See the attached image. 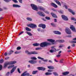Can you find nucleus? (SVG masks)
<instances>
[{"label": "nucleus", "mask_w": 76, "mask_h": 76, "mask_svg": "<svg viewBox=\"0 0 76 76\" xmlns=\"http://www.w3.org/2000/svg\"><path fill=\"white\" fill-rule=\"evenodd\" d=\"M20 49H21V47H18L17 48V50H20Z\"/></svg>", "instance_id": "obj_46"}, {"label": "nucleus", "mask_w": 76, "mask_h": 76, "mask_svg": "<svg viewBox=\"0 0 76 76\" xmlns=\"http://www.w3.org/2000/svg\"><path fill=\"white\" fill-rule=\"evenodd\" d=\"M48 41L49 42H54L55 41L53 39H48Z\"/></svg>", "instance_id": "obj_23"}, {"label": "nucleus", "mask_w": 76, "mask_h": 76, "mask_svg": "<svg viewBox=\"0 0 76 76\" xmlns=\"http://www.w3.org/2000/svg\"><path fill=\"white\" fill-rule=\"evenodd\" d=\"M71 42L72 43V44H75L76 43V41H72Z\"/></svg>", "instance_id": "obj_49"}, {"label": "nucleus", "mask_w": 76, "mask_h": 76, "mask_svg": "<svg viewBox=\"0 0 76 76\" xmlns=\"http://www.w3.org/2000/svg\"><path fill=\"white\" fill-rule=\"evenodd\" d=\"M51 15L53 18H57V15L53 13V12H51Z\"/></svg>", "instance_id": "obj_16"}, {"label": "nucleus", "mask_w": 76, "mask_h": 76, "mask_svg": "<svg viewBox=\"0 0 76 76\" xmlns=\"http://www.w3.org/2000/svg\"><path fill=\"white\" fill-rule=\"evenodd\" d=\"M3 61H4L3 60V59H1V60H0V63H3Z\"/></svg>", "instance_id": "obj_45"}, {"label": "nucleus", "mask_w": 76, "mask_h": 76, "mask_svg": "<svg viewBox=\"0 0 76 76\" xmlns=\"http://www.w3.org/2000/svg\"><path fill=\"white\" fill-rule=\"evenodd\" d=\"M45 69L46 68H44L42 67V71H44L45 70Z\"/></svg>", "instance_id": "obj_43"}, {"label": "nucleus", "mask_w": 76, "mask_h": 76, "mask_svg": "<svg viewBox=\"0 0 76 76\" xmlns=\"http://www.w3.org/2000/svg\"><path fill=\"white\" fill-rule=\"evenodd\" d=\"M39 44L37 43H34L33 44V46H34V47H37V46H39Z\"/></svg>", "instance_id": "obj_25"}, {"label": "nucleus", "mask_w": 76, "mask_h": 76, "mask_svg": "<svg viewBox=\"0 0 76 76\" xmlns=\"http://www.w3.org/2000/svg\"><path fill=\"white\" fill-rule=\"evenodd\" d=\"M23 32H24V31H22L21 32H20L19 34V35H20L21 34H23Z\"/></svg>", "instance_id": "obj_52"}, {"label": "nucleus", "mask_w": 76, "mask_h": 76, "mask_svg": "<svg viewBox=\"0 0 76 76\" xmlns=\"http://www.w3.org/2000/svg\"><path fill=\"white\" fill-rule=\"evenodd\" d=\"M29 63H31V64H35L37 62V61L34 60L29 61Z\"/></svg>", "instance_id": "obj_10"}, {"label": "nucleus", "mask_w": 76, "mask_h": 76, "mask_svg": "<svg viewBox=\"0 0 76 76\" xmlns=\"http://www.w3.org/2000/svg\"><path fill=\"white\" fill-rule=\"evenodd\" d=\"M37 69H38L39 70H42V67H38Z\"/></svg>", "instance_id": "obj_40"}, {"label": "nucleus", "mask_w": 76, "mask_h": 76, "mask_svg": "<svg viewBox=\"0 0 76 76\" xmlns=\"http://www.w3.org/2000/svg\"><path fill=\"white\" fill-rule=\"evenodd\" d=\"M17 70L18 72L19 73H21L20 71V69H19V68H18Z\"/></svg>", "instance_id": "obj_47"}, {"label": "nucleus", "mask_w": 76, "mask_h": 76, "mask_svg": "<svg viewBox=\"0 0 76 76\" xmlns=\"http://www.w3.org/2000/svg\"><path fill=\"white\" fill-rule=\"evenodd\" d=\"M50 5L53 7L55 8H57L58 6L56 5V4H55L54 3H52L50 4Z\"/></svg>", "instance_id": "obj_12"}, {"label": "nucleus", "mask_w": 76, "mask_h": 76, "mask_svg": "<svg viewBox=\"0 0 76 76\" xmlns=\"http://www.w3.org/2000/svg\"><path fill=\"white\" fill-rule=\"evenodd\" d=\"M68 10L70 13H71L72 15H75V13L70 9H68Z\"/></svg>", "instance_id": "obj_19"}, {"label": "nucleus", "mask_w": 76, "mask_h": 76, "mask_svg": "<svg viewBox=\"0 0 76 76\" xmlns=\"http://www.w3.org/2000/svg\"><path fill=\"white\" fill-rule=\"evenodd\" d=\"M51 25L53 27H56V25L54 23H51Z\"/></svg>", "instance_id": "obj_32"}, {"label": "nucleus", "mask_w": 76, "mask_h": 76, "mask_svg": "<svg viewBox=\"0 0 76 76\" xmlns=\"http://www.w3.org/2000/svg\"><path fill=\"white\" fill-rule=\"evenodd\" d=\"M37 30H38V31H39V32L40 31H41V28H38Z\"/></svg>", "instance_id": "obj_62"}, {"label": "nucleus", "mask_w": 76, "mask_h": 76, "mask_svg": "<svg viewBox=\"0 0 76 76\" xmlns=\"http://www.w3.org/2000/svg\"><path fill=\"white\" fill-rule=\"evenodd\" d=\"M48 72H53V70L51 69H49L48 70Z\"/></svg>", "instance_id": "obj_48"}, {"label": "nucleus", "mask_w": 76, "mask_h": 76, "mask_svg": "<svg viewBox=\"0 0 76 76\" xmlns=\"http://www.w3.org/2000/svg\"><path fill=\"white\" fill-rule=\"evenodd\" d=\"M65 32L66 34H72V32H71L70 29L67 28H66L65 29Z\"/></svg>", "instance_id": "obj_6"}, {"label": "nucleus", "mask_w": 76, "mask_h": 76, "mask_svg": "<svg viewBox=\"0 0 76 76\" xmlns=\"http://www.w3.org/2000/svg\"><path fill=\"white\" fill-rule=\"evenodd\" d=\"M61 17L64 20H68V18H67V17L64 15H62Z\"/></svg>", "instance_id": "obj_8"}, {"label": "nucleus", "mask_w": 76, "mask_h": 76, "mask_svg": "<svg viewBox=\"0 0 76 76\" xmlns=\"http://www.w3.org/2000/svg\"><path fill=\"white\" fill-rule=\"evenodd\" d=\"M48 68L49 69H54V67L52 66H48Z\"/></svg>", "instance_id": "obj_22"}, {"label": "nucleus", "mask_w": 76, "mask_h": 76, "mask_svg": "<svg viewBox=\"0 0 76 76\" xmlns=\"http://www.w3.org/2000/svg\"><path fill=\"white\" fill-rule=\"evenodd\" d=\"M13 53V51L12 50H10V54H12Z\"/></svg>", "instance_id": "obj_54"}, {"label": "nucleus", "mask_w": 76, "mask_h": 76, "mask_svg": "<svg viewBox=\"0 0 76 76\" xmlns=\"http://www.w3.org/2000/svg\"><path fill=\"white\" fill-rule=\"evenodd\" d=\"M69 72H66L62 73L63 75L64 76H66V75H68L69 74Z\"/></svg>", "instance_id": "obj_15"}, {"label": "nucleus", "mask_w": 76, "mask_h": 76, "mask_svg": "<svg viewBox=\"0 0 76 76\" xmlns=\"http://www.w3.org/2000/svg\"><path fill=\"white\" fill-rule=\"evenodd\" d=\"M38 9L40 10H41L42 11H45V9L44 8L42 7L39 6L38 7Z\"/></svg>", "instance_id": "obj_14"}, {"label": "nucleus", "mask_w": 76, "mask_h": 76, "mask_svg": "<svg viewBox=\"0 0 76 76\" xmlns=\"http://www.w3.org/2000/svg\"><path fill=\"white\" fill-rule=\"evenodd\" d=\"M9 73H10L9 72H7V73L6 74V76H9Z\"/></svg>", "instance_id": "obj_53"}, {"label": "nucleus", "mask_w": 76, "mask_h": 76, "mask_svg": "<svg viewBox=\"0 0 76 76\" xmlns=\"http://www.w3.org/2000/svg\"><path fill=\"white\" fill-rule=\"evenodd\" d=\"M37 72H38V71H33L32 72V74L33 75H35V74H37Z\"/></svg>", "instance_id": "obj_28"}, {"label": "nucleus", "mask_w": 76, "mask_h": 76, "mask_svg": "<svg viewBox=\"0 0 76 76\" xmlns=\"http://www.w3.org/2000/svg\"><path fill=\"white\" fill-rule=\"evenodd\" d=\"M25 53H27V54H38V52L35 51L29 52L28 50H26Z\"/></svg>", "instance_id": "obj_3"}, {"label": "nucleus", "mask_w": 76, "mask_h": 76, "mask_svg": "<svg viewBox=\"0 0 76 76\" xmlns=\"http://www.w3.org/2000/svg\"><path fill=\"white\" fill-rule=\"evenodd\" d=\"M71 20H75V21H76V19L74 18H71Z\"/></svg>", "instance_id": "obj_42"}, {"label": "nucleus", "mask_w": 76, "mask_h": 76, "mask_svg": "<svg viewBox=\"0 0 76 76\" xmlns=\"http://www.w3.org/2000/svg\"><path fill=\"white\" fill-rule=\"evenodd\" d=\"M31 6L33 10H36V11H38V7L35 4H31Z\"/></svg>", "instance_id": "obj_4"}, {"label": "nucleus", "mask_w": 76, "mask_h": 76, "mask_svg": "<svg viewBox=\"0 0 76 76\" xmlns=\"http://www.w3.org/2000/svg\"><path fill=\"white\" fill-rule=\"evenodd\" d=\"M26 76H29V73H26Z\"/></svg>", "instance_id": "obj_58"}, {"label": "nucleus", "mask_w": 76, "mask_h": 76, "mask_svg": "<svg viewBox=\"0 0 76 76\" xmlns=\"http://www.w3.org/2000/svg\"><path fill=\"white\" fill-rule=\"evenodd\" d=\"M31 59L32 60H36L37 59L35 57H31Z\"/></svg>", "instance_id": "obj_33"}, {"label": "nucleus", "mask_w": 76, "mask_h": 76, "mask_svg": "<svg viewBox=\"0 0 76 76\" xmlns=\"http://www.w3.org/2000/svg\"><path fill=\"white\" fill-rule=\"evenodd\" d=\"M27 34L29 35V36H32V34L29 32L26 31Z\"/></svg>", "instance_id": "obj_29"}, {"label": "nucleus", "mask_w": 76, "mask_h": 76, "mask_svg": "<svg viewBox=\"0 0 76 76\" xmlns=\"http://www.w3.org/2000/svg\"><path fill=\"white\" fill-rule=\"evenodd\" d=\"M45 12L46 13H47V14H49V12H48V11H46Z\"/></svg>", "instance_id": "obj_61"}, {"label": "nucleus", "mask_w": 76, "mask_h": 76, "mask_svg": "<svg viewBox=\"0 0 76 76\" xmlns=\"http://www.w3.org/2000/svg\"><path fill=\"white\" fill-rule=\"evenodd\" d=\"M46 27V26L45 25L42 24V28L43 29H45Z\"/></svg>", "instance_id": "obj_31"}, {"label": "nucleus", "mask_w": 76, "mask_h": 76, "mask_svg": "<svg viewBox=\"0 0 76 76\" xmlns=\"http://www.w3.org/2000/svg\"><path fill=\"white\" fill-rule=\"evenodd\" d=\"M28 26L33 28H35L37 27V25L34 24H28Z\"/></svg>", "instance_id": "obj_5"}, {"label": "nucleus", "mask_w": 76, "mask_h": 76, "mask_svg": "<svg viewBox=\"0 0 76 76\" xmlns=\"http://www.w3.org/2000/svg\"><path fill=\"white\" fill-rule=\"evenodd\" d=\"M42 24H39L38 25V27H40V28H41V27H42Z\"/></svg>", "instance_id": "obj_50"}, {"label": "nucleus", "mask_w": 76, "mask_h": 76, "mask_svg": "<svg viewBox=\"0 0 76 76\" xmlns=\"http://www.w3.org/2000/svg\"><path fill=\"white\" fill-rule=\"evenodd\" d=\"M71 51H72L70 50H69L67 51V52L68 53H70V52H71Z\"/></svg>", "instance_id": "obj_64"}, {"label": "nucleus", "mask_w": 76, "mask_h": 76, "mask_svg": "<svg viewBox=\"0 0 76 76\" xmlns=\"http://www.w3.org/2000/svg\"><path fill=\"white\" fill-rule=\"evenodd\" d=\"M56 41L57 42H58L60 43L64 42V40H56Z\"/></svg>", "instance_id": "obj_20"}, {"label": "nucleus", "mask_w": 76, "mask_h": 76, "mask_svg": "<svg viewBox=\"0 0 76 76\" xmlns=\"http://www.w3.org/2000/svg\"><path fill=\"white\" fill-rule=\"evenodd\" d=\"M70 28L71 29V30L73 32H76V29L75 28V26H70Z\"/></svg>", "instance_id": "obj_7"}, {"label": "nucleus", "mask_w": 76, "mask_h": 76, "mask_svg": "<svg viewBox=\"0 0 76 76\" xmlns=\"http://www.w3.org/2000/svg\"><path fill=\"white\" fill-rule=\"evenodd\" d=\"M10 64V63L9 62H8L7 63H5L4 64V67H6V66H7V65H9Z\"/></svg>", "instance_id": "obj_24"}, {"label": "nucleus", "mask_w": 76, "mask_h": 76, "mask_svg": "<svg viewBox=\"0 0 76 76\" xmlns=\"http://www.w3.org/2000/svg\"><path fill=\"white\" fill-rule=\"evenodd\" d=\"M54 1L55 3H57V4H58V5H59V6H61V4L60 3V2L58 1V0H54Z\"/></svg>", "instance_id": "obj_13"}, {"label": "nucleus", "mask_w": 76, "mask_h": 76, "mask_svg": "<svg viewBox=\"0 0 76 76\" xmlns=\"http://www.w3.org/2000/svg\"><path fill=\"white\" fill-rule=\"evenodd\" d=\"M53 73L55 76H58V74L56 72H53Z\"/></svg>", "instance_id": "obj_36"}, {"label": "nucleus", "mask_w": 76, "mask_h": 76, "mask_svg": "<svg viewBox=\"0 0 76 76\" xmlns=\"http://www.w3.org/2000/svg\"><path fill=\"white\" fill-rule=\"evenodd\" d=\"M6 2H9V0H4Z\"/></svg>", "instance_id": "obj_63"}, {"label": "nucleus", "mask_w": 76, "mask_h": 76, "mask_svg": "<svg viewBox=\"0 0 76 76\" xmlns=\"http://www.w3.org/2000/svg\"><path fill=\"white\" fill-rule=\"evenodd\" d=\"M37 58L39 59H40V60H42V61H44V62H47V61H48V60L44 59V58H42L39 56Z\"/></svg>", "instance_id": "obj_11"}, {"label": "nucleus", "mask_w": 76, "mask_h": 76, "mask_svg": "<svg viewBox=\"0 0 76 76\" xmlns=\"http://www.w3.org/2000/svg\"><path fill=\"white\" fill-rule=\"evenodd\" d=\"M26 73H27V71H25L21 75V76H26Z\"/></svg>", "instance_id": "obj_26"}, {"label": "nucleus", "mask_w": 76, "mask_h": 76, "mask_svg": "<svg viewBox=\"0 0 76 76\" xmlns=\"http://www.w3.org/2000/svg\"><path fill=\"white\" fill-rule=\"evenodd\" d=\"M2 69V65H0V70H1Z\"/></svg>", "instance_id": "obj_57"}, {"label": "nucleus", "mask_w": 76, "mask_h": 76, "mask_svg": "<svg viewBox=\"0 0 76 76\" xmlns=\"http://www.w3.org/2000/svg\"><path fill=\"white\" fill-rule=\"evenodd\" d=\"M37 1H38V2H39V3H42V1L41 0H38Z\"/></svg>", "instance_id": "obj_55"}, {"label": "nucleus", "mask_w": 76, "mask_h": 76, "mask_svg": "<svg viewBox=\"0 0 76 76\" xmlns=\"http://www.w3.org/2000/svg\"><path fill=\"white\" fill-rule=\"evenodd\" d=\"M56 57H58V58L60 57V56H61V54H58L57 55H56Z\"/></svg>", "instance_id": "obj_51"}, {"label": "nucleus", "mask_w": 76, "mask_h": 76, "mask_svg": "<svg viewBox=\"0 0 76 76\" xmlns=\"http://www.w3.org/2000/svg\"><path fill=\"white\" fill-rule=\"evenodd\" d=\"M59 13H61V14H63V12L62 10H60L58 11Z\"/></svg>", "instance_id": "obj_44"}, {"label": "nucleus", "mask_w": 76, "mask_h": 76, "mask_svg": "<svg viewBox=\"0 0 76 76\" xmlns=\"http://www.w3.org/2000/svg\"><path fill=\"white\" fill-rule=\"evenodd\" d=\"M51 45L50 42H43L40 44V47H47V46H49Z\"/></svg>", "instance_id": "obj_1"}, {"label": "nucleus", "mask_w": 76, "mask_h": 76, "mask_svg": "<svg viewBox=\"0 0 76 76\" xmlns=\"http://www.w3.org/2000/svg\"><path fill=\"white\" fill-rule=\"evenodd\" d=\"M27 19L28 20H29V21H31V20H32V18L29 17H27Z\"/></svg>", "instance_id": "obj_34"}, {"label": "nucleus", "mask_w": 76, "mask_h": 76, "mask_svg": "<svg viewBox=\"0 0 76 76\" xmlns=\"http://www.w3.org/2000/svg\"><path fill=\"white\" fill-rule=\"evenodd\" d=\"M18 1L20 3H22V0H18Z\"/></svg>", "instance_id": "obj_56"}, {"label": "nucleus", "mask_w": 76, "mask_h": 76, "mask_svg": "<svg viewBox=\"0 0 76 76\" xmlns=\"http://www.w3.org/2000/svg\"><path fill=\"white\" fill-rule=\"evenodd\" d=\"M45 19L47 20H50V18L49 17L46 16L45 17Z\"/></svg>", "instance_id": "obj_41"}, {"label": "nucleus", "mask_w": 76, "mask_h": 76, "mask_svg": "<svg viewBox=\"0 0 76 76\" xmlns=\"http://www.w3.org/2000/svg\"><path fill=\"white\" fill-rule=\"evenodd\" d=\"M37 14H38L40 16H41L44 17L45 16V15L43 13V12H41V11H39L37 12Z\"/></svg>", "instance_id": "obj_9"}, {"label": "nucleus", "mask_w": 76, "mask_h": 76, "mask_svg": "<svg viewBox=\"0 0 76 76\" xmlns=\"http://www.w3.org/2000/svg\"><path fill=\"white\" fill-rule=\"evenodd\" d=\"M45 75H52V73L51 72H46L45 74Z\"/></svg>", "instance_id": "obj_27"}, {"label": "nucleus", "mask_w": 76, "mask_h": 76, "mask_svg": "<svg viewBox=\"0 0 76 76\" xmlns=\"http://www.w3.org/2000/svg\"><path fill=\"white\" fill-rule=\"evenodd\" d=\"M50 52L51 53H54V50H53L52 49H51L50 50Z\"/></svg>", "instance_id": "obj_39"}, {"label": "nucleus", "mask_w": 76, "mask_h": 76, "mask_svg": "<svg viewBox=\"0 0 76 76\" xmlns=\"http://www.w3.org/2000/svg\"><path fill=\"white\" fill-rule=\"evenodd\" d=\"M64 45H60L59 46V48H62V47H64Z\"/></svg>", "instance_id": "obj_35"}, {"label": "nucleus", "mask_w": 76, "mask_h": 76, "mask_svg": "<svg viewBox=\"0 0 76 76\" xmlns=\"http://www.w3.org/2000/svg\"><path fill=\"white\" fill-rule=\"evenodd\" d=\"M19 53H20V52L18 51H16L15 52V54H19Z\"/></svg>", "instance_id": "obj_59"}, {"label": "nucleus", "mask_w": 76, "mask_h": 76, "mask_svg": "<svg viewBox=\"0 0 76 76\" xmlns=\"http://www.w3.org/2000/svg\"><path fill=\"white\" fill-rule=\"evenodd\" d=\"M16 67H17V66H15V65H14L10 66V68H13L10 71V73H11V74H12V73H13V72L15 71L16 69Z\"/></svg>", "instance_id": "obj_2"}, {"label": "nucleus", "mask_w": 76, "mask_h": 76, "mask_svg": "<svg viewBox=\"0 0 76 76\" xmlns=\"http://www.w3.org/2000/svg\"><path fill=\"white\" fill-rule=\"evenodd\" d=\"M13 7H20V6L18 4H13Z\"/></svg>", "instance_id": "obj_18"}, {"label": "nucleus", "mask_w": 76, "mask_h": 76, "mask_svg": "<svg viewBox=\"0 0 76 76\" xmlns=\"http://www.w3.org/2000/svg\"><path fill=\"white\" fill-rule=\"evenodd\" d=\"M26 30L27 31H31V29L28 27L26 28Z\"/></svg>", "instance_id": "obj_30"}, {"label": "nucleus", "mask_w": 76, "mask_h": 76, "mask_svg": "<svg viewBox=\"0 0 76 76\" xmlns=\"http://www.w3.org/2000/svg\"><path fill=\"white\" fill-rule=\"evenodd\" d=\"M63 61H64V59H62L60 60L59 62L61 63H63Z\"/></svg>", "instance_id": "obj_38"}, {"label": "nucleus", "mask_w": 76, "mask_h": 76, "mask_svg": "<svg viewBox=\"0 0 76 76\" xmlns=\"http://www.w3.org/2000/svg\"><path fill=\"white\" fill-rule=\"evenodd\" d=\"M41 49H42V48L41 47L37 48H35L36 50H41Z\"/></svg>", "instance_id": "obj_37"}, {"label": "nucleus", "mask_w": 76, "mask_h": 76, "mask_svg": "<svg viewBox=\"0 0 76 76\" xmlns=\"http://www.w3.org/2000/svg\"><path fill=\"white\" fill-rule=\"evenodd\" d=\"M53 32L54 33V34H55L61 35V32L58 31H54Z\"/></svg>", "instance_id": "obj_17"}, {"label": "nucleus", "mask_w": 76, "mask_h": 76, "mask_svg": "<svg viewBox=\"0 0 76 76\" xmlns=\"http://www.w3.org/2000/svg\"><path fill=\"white\" fill-rule=\"evenodd\" d=\"M64 6L65 7V9H67V5H65Z\"/></svg>", "instance_id": "obj_60"}, {"label": "nucleus", "mask_w": 76, "mask_h": 76, "mask_svg": "<svg viewBox=\"0 0 76 76\" xmlns=\"http://www.w3.org/2000/svg\"><path fill=\"white\" fill-rule=\"evenodd\" d=\"M16 61H11L10 62V64H14L16 63Z\"/></svg>", "instance_id": "obj_21"}]
</instances>
